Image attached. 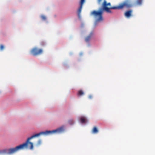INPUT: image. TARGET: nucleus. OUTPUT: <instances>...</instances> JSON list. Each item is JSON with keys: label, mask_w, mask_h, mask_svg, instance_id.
<instances>
[{"label": "nucleus", "mask_w": 155, "mask_h": 155, "mask_svg": "<svg viewBox=\"0 0 155 155\" xmlns=\"http://www.w3.org/2000/svg\"><path fill=\"white\" fill-rule=\"evenodd\" d=\"M102 0H97L98 4H101ZM103 0L104 2L102 4V8H101L98 11L94 10L91 13V15H93L96 19V22L103 21V18L102 14L104 10L105 11L107 12L111 13V12L110 9H122L125 8H129L132 6V4L130 0H126L120 3L117 6L109 8L107 6H110V3H107L106 0Z\"/></svg>", "instance_id": "f257e3e1"}, {"label": "nucleus", "mask_w": 155, "mask_h": 155, "mask_svg": "<svg viewBox=\"0 0 155 155\" xmlns=\"http://www.w3.org/2000/svg\"><path fill=\"white\" fill-rule=\"evenodd\" d=\"M64 130V126H62L55 130H46L45 131L41 132L38 133L33 135L30 137H28L25 143L17 146L15 148L9 149L8 150V153L9 154H11L16 152L19 150L23 149L25 148H28V144L30 145V149L32 150L33 148V143H32L29 142V140L31 139L42 135H48L54 133H61L63 132Z\"/></svg>", "instance_id": "f03ea898"}, {"label": "nucleus", "mask_w": 155, "mask_h": 155, "mask_svg": "<svg viewBox=\"0 0 155 155\" xmlns=\"http://www.w3.org/2000/svg\"><path fill=\"white\" fill-rule=\"evenodd\" d=\"M43 52L42 49H38L37 48H35L31 50V53L34 56H37L41 54Z\"/></svg>", "instance_id": "7ed1b4c3"}, {"label": "nucleus", "mask_w": 155, "mask_h": 155, "mask_svg": "<svg viewBox=\"0 0 155 155\" xmlns=\"http://www.w3.org/2000/svg\"><path fill=\"white\" fill-rule=\"evenodd\" d=\"M132 12V11L130 10L127 11L124 14L125 16L127 18H130L131 16V14Z\"/></svg>", "instance_id": "20e7f679"}, {"label": "nucleus", "mask_w": 155, "mask_h": 155, "mask_svg": "<svg viewBox=\"0 0 155 155\" xmlns=\"http://www.w3.org/2000/svg\"><path fill=\"white\" fill-rule=\"evenodd\" d=\"M84 2H82L80 1V6L78 10V15L79 16L80 15V14L81 12V9L82 8V6Z\"/></svg>", "instance_id": "39448f33"}, {"label": "nucleus", "mask_w": 155, "mask_h": 155, "mask_svg": "<svg viewBox=\"0 0 155 155\" xmlns=\"http://www.w3.org/2000/svg\"><path fill=\"white\" fill-rule=\"evenodd\" d=\"M93 34L92 33H91L88 36L85 38V41L87 42H88L90 40L91 37H92Z\"/></svg>", "instance_id": "423d86ee"}, {"label": "nucleus", "mask_w": 155, "mask_h": 155, "mask_svg": "<svg viewBox=\"0 0 155 155\" xmlns=\"http://www.w3.org/2000/svg\"><path fill=\"white\" fill-rule=\"evenodd\" d=\"M98 130L97 127L95 126L94 127L92 130V132L93 134H96L98 132Z\"/></svg>", "instance_id": "0eeeda50"}, {"label": "nucleus", "mask_w": 155, "mask_h": 155, "mask_svg": "<svg viewBox=\"0 0 155 155\" xmlns=\"http://www.w3.org/2000/svg\"><path fill=\"white\" fill-rule=\"evenodd\" d=\"M81 122L82 123H84L86 122L87 121L86 118L84 117H82L80 119Z\"/></svg>", "instance_id": "6e6552de"}, {"label": "nucleus", "mask_w": 155, "mask_h": 155, "mask_svg": "<svg viewBox=\"0 0 155 155\" xmlns=\"http://www.w3.org/2000/svg\"><path fill=\"white\" fill-rule=\"evenodd\" d=\"M143 0H137L136 4L139 5H140L142 4Z\"/></svg>", "instance_id": "1a4fd4ad"}, {"label": "nucleus", "mask_w": 155, "mask_h": 155, "mask_svg": "<svg viewBox=\"0 0 155 155\" xmlns=\"http://www.w3.org/2000/svg\"><path fill=\"white\" fill-rule=\"evenodd\" d=\"M84 94V92L82 90H80L78 91V95L79 96H81Z\"/></svg>", "instance_id": "9d476101"}, {"label": "nucleus", "mask_w": 155, "mask_h": 155, "mask_svg": "<svg viewBox=\"0 0 155 155\" xmlns=\"http://www.w3.org/2000/svg\"><path fill=\"white\" fill-rule=\"evenodd\" d=\"M41 19L43 20H45L46 19V17L44 15H41Z\"/></svg>", "instance_id": "9b49d317"}, {"label": "nucleus", "mask_w": 155, "mask_h": 155, "mask_svg": "<svg viewBox=\"0 0 155 155\" xmlns=\"http://www.w3.org/2000/svg\"><path fill=\"white\" fill-rule=\"evenodd\" d=\"M4 46L3 45H0V50L2 51L4 49Z\"/></svg>", "instance_id": "f8f14e48"}, {"label": "nucleus", "mask_w": 155, "mask_h": 155, "mask_svg": "<svg viewBox=\"0 0 155 155\" xmlns=\"http://www.w3.org/2000/svg\"><path fill=\"white\" fill-rule=\"evenodd\" d=\"M68 123L70 124H72L74 123V121L72 120H70L68 121Z\"/></svg>", "instance_id": "ddd939ff"}, {"label": "nucleus", "mask_w": 155, "mask_h": 155, "mask_svg": "<svg viewBox=\"0 0 155 155\" xmlns=\"http://www.w3.org/2000/svg\"><path fill=\"white\" fill-rule=\"evenodd\" d=\"M41 143V140H39L38 142L37 143V145L39 146L40 145Z\"/></svg>", "instance_id": "4468645a"}, {"label": "nucleus", "mask_w": 155, "mask_h": 155, "mask_svg": "<svg viewBox=\"0 0 155 155\" xmlns=\"http://www.w3.org/2000/svg\"><path fill=\"white\" fill-rule=\"evenodd\" d=\"M88 97L89 99H91L92 97V96L91 95H90Z\"/></svg>", "instance_id": "2eb2a0df"}, {"label": "nucleus", "mask_w": 155, "mask_h": 155, "mask_svg": "<svg viewBox=\"0 0 155 155\" xmlns=\"http://www.w3.org/2000/svg\"><path fill=\"white\" fill-rule=\"evenodd\" d=\"M81 2H84H84H85V0H81Z\"/></svg>", "instance_id": "dca6fc26"}, {"label": "nucleus", "mask_w": 155, "mask_h": 155, "mask_svg": "<svg viewBox=\"0 0 155 155\" xmlns=\"http://www.w3.org/2000/svg\"><path fill=\"white\" fill-rule=\"evenodd\" d=\"M43 42H42V43H41V45H44V44H43Z\"/></svg>", "instance_id": "f3484780"}]
</instances>
